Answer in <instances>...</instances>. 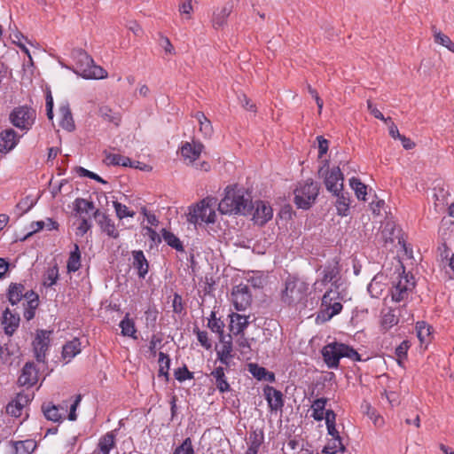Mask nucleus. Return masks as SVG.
<instances>
[{
  "label": "nucleus",
  "instance_id": "obj_12",
  "mask_svg": "<svg viewBox=\"0 0 454 454\" xmlns=\"http://www.w3.org/2000/svg\"><path fill=\"white\" fill-rule=\"evenodd\" d=\"M93 217L100 226L102 231L113 239H117L119 237V231L116 230L114 223L106 213L97 209L93 213Z\"/></svg>",
  "mask_w": 454,
  "mask_h": 454
},
{
  "label": "nucleus",
  "instance_id": "obj_2",
  "mask_svg": "<svg viewBox=\"0 0 454 454\" xmlns=\"http://www.w3.org/2000/svg\"><path fill=\"white\" fill-rule=\"evenodd\" d=\"M309 284L295 275H288L281 291V301L289 307L307 306Z\"/></svg>",
  "mask_w": 454,
  "mask_h": 454
},
{
  "label": "nucleus",
  "instance_id": "obj_55",
  "mask_svg": "<svg viewBox=\"0 0 454 454\" xmlns=\"http://www.w3.org/2000/svg\"><path fill=\"white\" fill-rule=\"evenodd\" d=\"M326 427H327L328 434L331 435L333 438L338 440L339 445H340V451L344 452L346 450V447L342 443L341 437H340L338 430L336 429V424L326 425Z\"/></svg>",
  "mask_w": 454,
  "mask_h": 454
},
{
  "label": "nucleus",
  "instance_id": "obj_40",
  "mask_svg": "<svg viewBox=\"0 0 454 454\" xmlns=\"http://www.w3.org/2000/svg\"><path fill=\"white\" fill-rule=\"evenodd\" d=\"M105 160L108 165L122 167L131 166V159L121 154L109 153L106 155Z\"/></svg>",
  "mask_w": 454,
  "mask_h": 454
},
{
  "label": "nucleus",
  "instance_id": "obj_7",
  "mask_svg": "<svg viewBox=\"0 0 454 454\" xmlns=\"http://www.w3.org/2000/svg\"><path fill=\"white\" fill-rule=\"evenodd\" d=\"M36 117L35 110L27 106L15 107L10 114V121L20 129H29Z\"/></svg>",
  "mask_w": 454,
  "mask_h": 454
},
{
  "label": "nucleus",
  "instance_id": "obj_63",
  "mask_svg": "<svg viewBox=\"0 0 454 454\" xmlns=\"http://www.w3.org/2000/svg\"><path fill=\"white\" fill-rule=\"evenodd\" d=\"M81 400H82V395H78L75 396V399L71 403V405H70V411H69V414H68V419L69 420H71V421L76 420V419H77L76 409H77L78 405L80 404Z\"/></svg>",
  "mask_w": 454,
  "mask_h": 454
},
{
  "label": "nucleus",
  "instance_id": "obj_54",
  "mask_svg": "<svg viewBox=\"0 0 454 454\" xmlns=\"http://www.w3.org/2000/svg\"><path fill=\"white\" fill-rule=\"evenodd\" d=\"M173 454H194L191 438H186L183 443L175 450Z\"/></svg>",
  "mask_w": 454,
  "mask_h": 454
},
{
  "label": "nucleus",
  "instance_id": "obj_21",
  "mask_svg": "<svg viewBox=\"0 0 454 454\" xmlns=\"http://www.w3.org/2000/svg\"><path fill=\"white\" fill-rule=\"evenodd\" d=\"M405 307L392 309L389 308L386 312H382L381 326L385 331L389 330L399 322V318L403 317L401 314L402 309Z\"/></svg>",
  "mask_w": 454,
  "mask_h": 454
},
{
  "label": "nucleus",
  "instance_id": "obj_17",
  "mask_svg": "<svg viewBox=\"0 0 454 454\" xmlns=\"http://www.w3.org/2000/svg\"><path fill=\"white\" fill-rule=\"evenodd\" d=\"M265 398L271 411L282 410L284 406L283 394L273 387L267 386L264 388Z\"/></svg>",
  "mask_w": 454,
  "mask_h": 454
},
{
  "label": "nucleus",
  "instance_id": "obj_53",
  "mask_svg": "<svg viewBox=\"0 0 454 454\" xmlns=\"http://www.w3.org/2000/svg\"><path fill=\"white\" fill-rule=\"evenodd\" d=\"M411 344L408 340H403L400 343V345L395 348V356H397V362L399 364H402V360L407 358V352L410 348Z\"/></svg>",
  "mask_w": 454,
  "mask_h": 454
},
{
  "label": "nucleus",
  "instance_id": "obj_45",
  "mask_svg": "<svg viewBox=\"0 0 454 454\" xmlns=\"http://www.w3.org/2000/svg\"><path fill=\"white\" fill-rule=\"evenodd\" d=\"M207 327L213 332L218 334L223 333L224 323L216 317V314L215 311H212L210 314V317L208 318Z\"/></svg>",
  "mask_w": 454,
  "mask_h": 454
},
{
  "label": "nucleus",
  "instance_id": "obj_47",
  "mask_svg": "<svg viewBox=\"0 0 454 454\" xmlns=\"http://www.w3.org/2000/svg\"><path fill=\"white\" fill-rule=\"evenodd\" d=\"M219 341L222 344V347L217 349L216 352L221 353H230L232 352V338L231 334L225 335L224 333L218 334Z\"/></svg>",
  "mask_w": 454,
  "mask_h": 454
},
{
  "label": "nucleus",
  "instance_id": "obj_57",
  "mask_svg": "<svg viewBox=\"0 0 454 454\" xmlns=\"http://www.w3.org/2000/svg\"><path fill=\"white\" fill-rule=\"evenodd\" d=\"M367 108L371 114L379 120L384 121L385 123H388V121H391L390 117L385 118L381 112L372 104L370 99L367 100Z\"/></svg>",
  "mask_w": 454,
  "mask_h": 454
},
{
  "label": "nucleus",
  "instance_id": "obj_42",
  "mask_svg": "<svg viewBox=\"0 0 454 454\" xmlns=\"http://www.w3.org/2000/svg\"><path fill=\"white\" fill-rule=\"evenodd\" d=\"M432 327L424 321L418 322L416 325L417 336L421 343L427 342L431 335Z\"/></svg>",
  "mask_w": 454,
  "mask_h": 454
},
{
  "label": "nucleus",
  "instance_id": "obj_24",
  "mask_svg": "<svg viewBox=\"0 0 454 454\" xmlns=\"http://www.w3.org/2000/svg\"><path fill=\"white\" fill-rule=\"evenodd\" d=\"M232 11V4H226L221 8H216L213 12L212 23L215 29L223 27L226 24L227 18Z\"/></svg>",
  "mask_w": 454,
  "mask_h": 454
},
{
  "label": "nucleus",
  "instance_id": "obj_33",
  "mask_svg": "<svg viewBox=\"0 0 454 454\" xmlns=\"http://www.w3.org/2000/svg\"><path fill=\"white\" fill-rule=\"evenodd\" d=\"M119 326L121 329V334L123 336L131 337L133 339H137V329L135 326V322L133 319L129 318V314L127 313L124 318L120 322Z\"/></svg>",
  "mask_w": 454,
  "mask_h": 454
},
{
  "label": "nucleus",
  "instance_id": "obj_18",
  "mask_svg": "<svg viewBox=\"0 0 454 454\" xmlns=\"http://www.w3.org/2000/svg\"><path fill=\"white\" fill-rule=\"evenodd\" d=\"M19 137L12 129H7L0 133V153H8L18 144Z\"/></svg>",
  "mask_w": 454,
  "mask_h": 454
},
{
  "label": "nucleus",
  "instance_id": "obj_38",
  "mask_svg": "<svg viewBox=\"0 0 454 454\" xmlns=\"http://www.w3.org/2000/svg\"><path fill=\"white\" fill-rule=\"evenodd\" d=\"M326 403H327V399L325 397L317 398L313 402V403L311 405V409L313 411L311 417L315 420L321 421L324 419V415H325L324 411H325Z\"/></svg>",
  "mask_w": 454,
  "mask_h": 454
},
{
  "label": "nucleus",
  "instance_id": "obj_32",
  "mask_svg": "<svg viewBox=\"0 0 454 454\" xmlns=\"http://www.w3.org/2000/svg\"><path fill=\"white\" fill-rule=\"evenodd\" d=\"M36 442L34 440H25L12 442V447L15 454H31L36 448Z\"/></svg>",
  "mask_w": 454,
  "mask_h": 454
},
{
  "label": "nucleus",
  "instance_id": "obj_23",
  "mask_svg": "<svg viewBox=\"0 0 454 454\" xmlns=\"http://www.w3.org/2000/svg\"><path fill=\"white\" fill-rule=\"evenodd\" d=\"M134 269L137 270V275L140 278H145L149 270V262L146 260L142 250L132 251Z\"/></svg>",
  "mask_w": 454,
  "mask_h": 454
},
{
  "label": "nucleus",
  "instance_id": "obj_48",
  "mask_svg": "<svg viewBox=\"0 0 454 454\" xmlns=\"http://www.w3.org/2000/svg\"><path fill=\"white\" fill-rule=\"evenodd\" d=\"M59 279V268L58 264L55 263L52 267H50L45 274L44 286H52L57 283Z\"/></svg>",
  "mask_w": 454,
  "mask_h": 454
},
{
  "label": "nucleus",
  "instance_id": "obj_58",
  "mask_svg": "<svg viewBox=\"0 0 454 454\" xmlns=\"http://www.w3.org/2000/svg\"><path fill=\"white\" fill-rule=\"evenodd\" d=\"M340 445H339L338 440L332 438L324 447L322 452L325 454H336L338 451H340Z\"/></svg>",
  "mask_w": 454,
  "mask_h": 454
},
{
  "label": "nucleus",
  "instance_id": "obj_50",
  "mask_svg": "<svg viewBox=\"0 0 454 454\" xmlns=\"http://www.w3.org/2000/svg\"><path fill=\"white\" fill-rule=\"evenodd\" d=\"M367 290L372 297L378 298L383 292V286L381 282L379 280V277L376 276L368 285Z\"/></svg>",
  "mask_w": 454,
  "mask_h": 454
},
{
  "label": "nucleus",
  "instance_id": "obj_11",
  "mask_svg": "<svg viewBox=\"0 0 454 454\" xmlns=\"http://www.w3.org/2000/svg\"><path fill=\"white\" fill-rule=\"evenodd\" d=\"M38 380V369L34 362H27L21 370V373L18 379L20 386L27 387H33Z\"/></svg>",
  "mask_w": 454,
  "mask_h": 454
},
{
  "label": "nucleus",
  "instance_id": "obj_29",
  "mask_svg": "<svg viewBox=\"0 0 454 454\" xmlns=\"http://www.w3.org/2000/svg\"><path fill=\"white\" fill-rule=\"evenodd\" d=\"M81 352V342L77 338L68 341L63 346L62 356L67 361H70L77 354Z\"/></svg>",
  "mask_w": 454,
  "mask_h": 454
},
{
  "label": "nucleus",
  "instance_id": "obj_4",
  "mask_svg": "<svg viewBox=\"0 0 454 454\" xmlns=\"http://www.w3.org/2000/svg\"><path fill=\"white\" fill-rule=\"evenodd\" d=\"M216 200L214 198L207 197L195 205L189 207L187 221L193 224L213 223L215 222V212L214 207Z\"/></svg>",
  "mask_w": 454,
  "mask_h": 454
},
{
  "label": "nucleus",
  "instance_id": "obj_27",
  "mask_svg": "<svg viewBox=\"0 0 454 454\" xmlns=\"http://www.w3.org/2000/svg\"><path fill=\"white\" fill-rule=\"evenodd\" d=\"M211 376L215 379V386H216V388L219 390V392L225 393V392H228L231 390V387L227 381L223 367H222V366L216 367L211 372Z\"/></svg>",
  "mask_w": 454,
  "mask_h": 454
},
{
  "label": "nucleus",
  "instance_id": "obj_3",
  "mask_svg": "<svg viewBox=\"0 0 454 454\" xmlns=\"http://www.w3.org/2000/svg\"><path fill=\"white\" fill-rule=\"evenodd\" d=\"M74 61V72L85 79H103L107 76V72L94 63L92 58L82 49H74L72 51Z\"/></svg>",
  "mask_w": 454,
  "mask_h": 454
},
{
  "label": "nucleus",
  "instance_id": "obj_43",
  "mask_svg": "<svg viewBox=\"0 0 454 454\" xmlns=\"http://www.w3.org/2000/svg\"><path fill=\"white\" fill-rule=\"evenodd\" d=\"M349 184L351 188L355 191L357 199L365 200V196L367 194V186L356 177L350 178Z\"/></svg>",
  "mask_w": 454,
  "mask_h": 454
},
{
  "label": "nucleus",
  "instance_id": "obj_41",
  "mask_svg": "<svg viewBox=\"0 0 454 454\" xmlns=\"http://www.w3.org/2000/svg\"><path fill=\"white\" fill-rule=\"evenodd\" d=\"M342 304L339 301L332 302L327 309H321L318 317H322L324 321L330 320L335 315H338L342 309Z\"/></svg>",
  "mask_w": 454,
  "mask_h": 454
},
{
  "label": "nucleus",
  "instance_id": "obj_28",
  "mask_svg": "<svg viewBox=\"0 0 454 454\" xmlns=\"http://www.w3.org/2000/svg\"><path fill=\"white\" fill-rule=\"evenodd\" d=\"M114 445V434L113 432H108L99 439L98 448L93 454H109Z\"/></svg>",
  "mask_w": 454,
  "mask_h": 454
},
{
  "label": "nucleus",
  "instance_id": "obj_30",
  "mask_svg": "<svg viewBox=\"0 0 454 454\" xmlns=\"http://www.w3.org/2000/svg\"><path fill=\"white\" fill-rule=\"evenodd\" d=\"M249 372L259 380H267L270 382L275 380V376L272 372H270L264 367L259 366L256 364H249Z\"/></svg>",
  "mask_w": 454,
  "mask_h": 454
},
{
  "label": "nucleus",
  "instance_id": "obj_39",
  "mask_svg": "<svg viewBox=\"0 0 454 454\" xmlns=\"http://www.w3.org/2000/svg\"><path fill=\"white\" fill-rule=\"evenodd\" d=\"M162 239L164 241L172 248H175L176 251L182 252L184 251L183 243L180 239L171 231H167L166 229H162Z\"/></svg>",
  "mask_w": 454,
  "mask_h": 454
},
{
  "label": "nucleus",
  "instance_id": "obj_9",
  "mask_svg": "<svg viewBox=\"0 0 454 454\" xmlns=\"http://www.w3.org/2000/svg\"><path fill=\"white\" fill-rule=\"evenodd\" d=\"M52 332L47 330H37L32 342L35 357L38 363L45 364L46 352L50 346V339Z\"/></svg>",
  "mask_w": 454,
  "mask_h": 454
},
{
  "label": "nucleus",
  "instance_id": "obj_22",
  "mask_svg": "<svg viewBox=\"0 0 454 454\" xmlns=\"http://www.w3.org/2000/svg\"><path fill=\"white\" fill-rule=\"evenodd\" d=\"M39 296L33 290L28 291L27 300L23 303L24 313L23 316L26 320L30 321L35 317V310L39 306Z\"/></svg>",
  "mask_w": 454,
  "mask_h": 454
},
{
  "label": "nucleus",
  "instance_id": "obj_16",
  "mask_svg": "<svg viewBox=\"0 0 454 454\" xmlns=\"http://www.w3.org/2000/svg\"><path fill=\"white\" fill-rule=\"evenodd\" d=\"M273 211L270 205L263 201H256L255 210L253 214V219L258 225H264L272 218Z\"/></svg>",
  "mask_w": 454,
  "mask_h": 454
},
{
  "label": "nucleus",
  "instance_id": "obj_19",
  "mask_svg": "<svg viewBox=\"0 0 454 454\" xmlns=\"http://www.w3.org/2000/svg\"><path fill=\"white\" fill-rule=\"evenodd\" d=\"M20 315L12 313L9 309H6L3 313L2 324L4 326V333L8 336H12L20 325Z\"/></svg>",
  "mask_w": 454,
  "mask_h": 454
},
{
  "label": "nucleus",
  "instance_id": "obj_49",
  "mask_svg": "<svg viewBox=\"0 0 454 454\" xmlns=\"http://www.w3.org/2000/svg\"><path fill=\"white\" fill-rule=\"evenodd\" d=\"M95 208L94 203L82 198H78L74 200V210L77 213H88L90 210Z\"/></svg>",
  "mask_w": 454,
  "mask_h": 454
},
{
  "label": "nucleus",
  "instance_id": "obj_13",
  "mask_svg": "<svg viewBox=\"0 0 454 454\" xmlns=\"http://www.w3.org/2000/svg\"><path fill=\"white\" fill-rule=\"evenodd\" d=\"M203 148L204 145L200 142H185L181 146L180 152L184 160L188 161L187 164H193L200 156Z\"/></svg>",
  "mask_w": 454,
  "mask_h": 454
},
{
  "label": "nucleus",
  "instance_id": "obj_20",
  "mask_svg": "<svg viewBox=\"0 0 454 454\" xmlns=\"http://www.w3.org/2000/svg\"><path fill=\"white\" fill-rule=\"evenodd\" d=\"M28 291H26L25 286L21 283H11L8 287L7 299L13 306L18 304L22 299L27 300Z\"/></svg>",
  "mask_w": 454,
  "mask_h": 454
},
{
  "label": "nucleus",
  "instance_id": "obj_36",
  "mask_svg": "<svg viewBox=\"0 0 454 454\" xmlns=\"http://www.w3.org/2000/svg\"><path fill=\"white\" fill-rule=\"evenodd\" d=\"M67 267L68 272H75L81 267V253L77 244H74V249L70 253Z\"/></svg>",
  "mask_w": 454,
  "mask_h": 454
},
{
  "label": "nucleus",
  "instance_id": "obj_62",
  "mask_svg": "<svg viewBox=\"0 0 454 454\" xmlns=\"http://www.w3.org/2000/svg\"><path fill=\"white\" fill-rule=\"evenodd\" d=\"M336 293H333V290L326 291L322 297L321 309H327L329 306H331L333 300L336 299L334 295Z\"/></svg>",
  "mask_w": 454,
  "mask_h": 454
},
{
  "label": "nucleus",
  "instance_id": "obj_35",
  "mask_svg": "<svg viewBox=\"0 0 454 454\" xmlns=\"http://www.w3.org/2000/svg\"><path fill=\"white\" fill-rule=\"evenodd\" d=\"M42 411L48 420L59 422L63 418L62 414L59 413V406L52 403L43 404Z\"/></svg>",
  "mask_w": 454,
  "mask_h": 454
},
{
  "label": "nucleus",
  "instance_id": "obj_37",
  "mask_svg": "<svg viewBox=\"0 0 454 454\" xmlns=\"http://www.w3.org/2000/svg\"><path fill=\"white\" fill-rule=\"evenodd\" d=\"M432 32L436 43L446 47L449 51L454 53V43L448 35L437 30L435 26H432Z\"/></svg>",
  "mask_w": 454,
  "mask_h": 454
},
{
  "label": "nucleus",
  "instance_id": "obj_56",
  "mask_svg": "<svg viewBox=\"0 0 454 454\" xmlns=\"http://www.w3.org/2000/svg\"><path fill=\"white\" fill-rule=\"evenodd\" d=\"M175 377H176V379L178 381L182 382V381H184L186 380L192 379L193 378V374H192V372H189L187 367L184 365L183 367L177 368L175 371Z\"/></svg>",
  "mask_w": 454,
  "mask_h": 454
},
{
  "label": "nucleus",
  "instance_id": "obj_52",
  "mask_svg": "<svg viewBox=\"0 0 454 454\" xmlns=\"http://www.w3.org/2000/svg\"><path fill=\"white\" fill-rule=\"evenodd\" d=\"M193 333L197 335V339L202 347L206 349L211 348L212 343L208 339L207 333L206 331H201L199 327H195L193 329Z\"/></svg>",
  "mask_w": 454,
  "mask_h": 454
},
{
  "label": "nucleus",
  "instance_id": "obj_44",
  "mask_svg": "<svg viewBox=\"0 0 454 454\" xmlns=\"http://www.w3.org/2000/svg\"><path fill=\"white\" fill-rule=\"evenodd\" d=\"M339 354L341 357H348L353 361H361V356L353 348L345 345L343 343H339Z\"/></svg>",
  "mask_w": 454,
  "mask_h": 454
},
{
  "label": "nucleus",
  "instance_id": "obj_64",
  "mask_svg": "<svg viewBox=\"0 0 454 454\" xmlns=\"http://www.w3.org/2000/svg\"><path fill=\"white\" fill-rule=\"evenodd\" d=\"M200 131L203 134L204 137H210L212 136L213 126L208 119L205 121H201L200 124Z\"/></svg>",
  "mask_w": 454,
  "mask_h": 454
},
{
  "label": "nucleus",
  "instance_id": "obj_61",
  "mask_svg": "<svg viewBox=\"0 0 454 454\" xmlns=\"http://www.w3.org/2000/svg\"><path fill=\"white\" fill-rule=\"evenodd\" d=\"M192 11H193V7L192 4V0H186L185 2L182 3L179 5V12L182 15H185L186 16L185 18L187 20H190L192 18L191 13L192 12Z\"/></svg>",
  "mask_w": 454,
  "mask_h": 454
},
{
  "label": "nucleus",
  "instance_id": "obj_51",
  "mask_svg": "<svg viewBox=\"0 0 454 454\" xmlns=\"http://www.w3.org/2000/svg\"><path fill=\"white\" fill-rule=\"evenodd\" d=\"M114 207L119 219L133 217L136 214L134 211L129 210L125 205L118 201H114Z\"/></svg>",
  "mask_w": 454,
  "mask_h": 454
},
{
  "label": "nucleus",
  "instance_id": "obj_46",
  "mask_svg": "<svg viewBox=\"0 0 454 454\" xmlns=\"http://www.w3.org/2000/svg\"><path fill=\"white\" fill-rule=\"evenodd\" d=\"M159 377L164 376L168 380V370L170 366V359L168 356L163 352H160L159 354Z\"/></svg>",
  "mask_w": 454,
  "mask_h": 454
},
{
  "label": "nucleus",
  "instance_id": "obj_5",
  "mask_svg": "<svg viewBox=\"0 0 454 454\" xmlns=\"http://www.w3.org/2000/svg\"><path fill=\"white\" fill-rule=\"evenodd\" d=\"M319 184L312 179L299 183L294 191V202L298 208L309 209L316 201L319 193Z\"/></svg>",
  "mask_w": 454,
  "mask_h": 454
},
{
  "label": "nucleus",
  "instance_id": "obj_60",
  "mask_svg": "<svg viewBox=\"0 0 454 454\" xmlns=\"http://www.w3.org/2000/svg\"><path fill=\"white\" fill-rule=\"evenodd\" d=\"M23 407L18 405L17 401L13 400L6 406V412L12 417L18 418L21 415Z\"/></svg>",
  "mask_w": 454,
  "mask_h": 454
},
{
  "label": "nucleus",
  "instance_id": "obj_31",
  "mask_svg": "<svg viewBox=\"0 0 454 454\" xmlns=\"http://www.w3.org/2000/svg\"><path fill=\"white\" fill-rule=\"evenodd\" d=\"M336 200V209L340 215L346 216L349 211V199L348 193L343 192V189L340 190L338 194H333Z\"/></svg>",
  "mask_w": 454,
  "mask_h": 454
},
{
  "label": "nucleus",
  "instance_id": "obj_59",
  "mask_svg": "<svg viewBox=\"0 0 454 454\" xmlns=\"http://www.w3.org/2000/svg\"><path fill=\"white\" fill-rule=\"evenodd\" d=\"M76 172L81 176L89 177V178L96 180V181H98L99 183L106 184V181H105L103 178H101L98 175H97L96 173L91 172V171H90L88 169H85L82 167H78Z\"/></svg>",
  "mask_w": 454,
  "mask_h": 454
},
{
  "label": "nucleus",
  "instance_id": "obj_6",
  "mask_svg": "<svg viewBox=\"0 0 454 454\" xmlns=\"http://www.w3.org/2000/svg\"><path fill=\"white\" fill-rule=\"evenodd\" d=\"M318 176L324 178V184L328 192L338 194L343 189L344 176L339 167L328 170V160L324 161L323 166L318 169Z\"/></svg>",
  "mask_w": 454,
  "mask_h": 454
},
{
  "label": "nucleus",
  "instance_id": "obj_14",
  "mask_svg": "<svg viewBox=\"0 0 454 454\" xmlns=\"http://www.w3.org/2000/svg\"><path fill=\"white\" fill-rule=\"evenodd\" d=\"M340 267L338 262L328 263L323 270L321 279L317 280L313 284V291H316L318 286H325L328 283L336 282V278L340 274Z\"/></svg>",
  "mask_w": 454,
  "mask_h": 454
},
{
  "label": "nucleus",
  "instance_id": "obj_15",
  "mask_svg": "<svg viewBox=\"0 0 454 454\" xmlns=\"http://www.w3.org/2000/svg\"><path fill=\"white\" fill-rule=\"evenodd\" d=\"M339 349L338 342L327 344L323 348L322 356L324 357V361L329 368L338 367L340 359Z\"/></svg>",
  "mask_w": 454,
  "mask_h": 454
},
{
  "label": "nucleus",
  "instance_id": "obj_25",
  "mask_svg": "<svg viewBox=\"0 0 454 454\" xmlns=\"http://www.w3.org/2000/svg\"><path fill=\"white\" fill-rule=\"evenodd\" d=\"M230 321V331L234 335H239L244 332L248 325L247 317L239 315L238 313H232Z\"/></svg>",
  "mask_w": 454,
  "mask_h": 454
},
{
  "label": "nucleus",
  "instance_id": "obj_34",
  "mask_svg": "<svg viewBox=\"0 0 454 454\" xmlns=\"http://www.w3.org/2000/svg\"><path fill=\"white\" fill-rule=\"evenodd\" d=\"M98 114L100 117L107 122H112L115 126H118L121 122V115L119 113L114 112L107 106H102L99 107Z\"/></svg>",
  "mask_w": 454,
  "mask_h": 454
},
{
  "label": "nucleus",
  "instance_id": "obj_8",
  "mask_svg": "<svg viewBox=\"0 0 454 454\" xmlns=\"http://www.w3.org/2000/svg\"><path fill=\"white\" fill-rule=\"evenodd\" d=\"M415 286L412 275L404 274L398 276V280L394 283L391 289L392 300L395 302H400L408 298L409 292Z\"/></svg>",
  "mask_w": 454,
  "mask_h": 454
},
{
  "label": "nucleus",
  "instance_id": "obj_10",
  "mask_svg": "<svg viewBox=\"0 0 454 454\" xmlns=\"http://www.w3.org/2000/svg\"><path fill=\"white\" fill-rule=\"evenodd\" d=\"M232 302L237 310H245L252 301V295L249 286L239 284L233 287L231 293Z\"/></svg>",
  "mask_w": 454,
  "mask_h": 454
},
{
  "label": "nucleus",
  "instance_id": "obj_26",
  "mask_svg": "<svg viewBox=\"0 0 454 454\" xmlns=\"http://www.w3.org/2000/svg\"><path fill=\"white\" fill-rule=\"evenodd\" d=\"M59 114L61 115L60 126L67 131H73L75 125L68 103L59 106Z\"/></svg>",
  "mask_w": 454,
  "mask_h": 454
},
{
  "label": "nucleus",
  "instance_id": "obj_1",
  "mask_svg": "<svg viewBox=\"0 0 454 454\" xmlns=\"http://www.w3.org/2000/svg\"><path fill=\"white\" fill-rule=\"evenodd\" d=\"M218 209L224 215H250L254 209L252 197L243 188L228 186L224 198L219 202Z\"/></svg>",
  "mask_w": 454,
  "mask_h": 454
}]
</instances>
